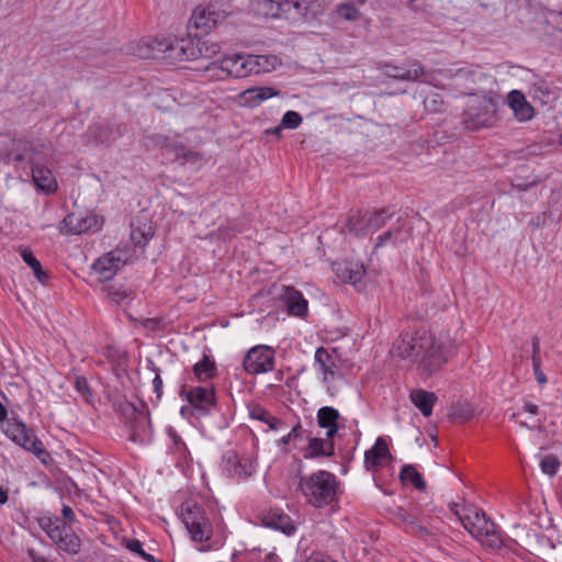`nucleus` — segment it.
<instances>
[{
    "label": "nucleus",
    "instance_id": "1",
    "mask_svg": "<svg viewBox=\"0 0 562 562\" xmlns=\"http://www.w3.org/2000/svg\"><path fill=\"white\" fill-rule=\"evenodd\" d=\"M155 37L143 40L137 46V56L144 59H166L170 63L213 58L221 52V45L209 38Z\"/></svg>",
    "mask_w": 562,
    "mask_h": 562
},
{
    "label": "nucleus",
    "instance_id": "2",
    "mask_svg": "<svg viewBox=\"0 0 562 562\" xmlns=\"http://www.w3.org/2000/svg\"><path fill=\"white\" fill-rule=\"evenodd\" d=\"M337 486L338 482L333 473L319 470L310 475H300L297 490L307 504L322 508L334 502Z\"/></svg>",
    "mask_w": 562,
    "mask_h": 562
},
{
    "label": "nucleus",
    "instance_id": "3",
    "mask_svg": "<svg viewBox=\"0 0 562 562\" xmlns=\"http://www.w3.org/2000/svg\"><path fill=\"white\" fill-rule=\"evenodd\" d=\"M498 100L490 95H482L471 100L462 114V123L469 131L490 128L499 120Z\"/></svg>",
    "mask_w": 562,
    "mask_h": 562
},
{
    "label": "nucleus",
    "instance_id": "4",
    "mask_svg": "<svg viewBox=\"0 0 562 562\" xmlns=\"http://www.w3.org/2000/svg\"><path fill=\"white\" fill-rule=\"evenodd\" d=\"M463 527L482 544L492 549H498L503 544L501 532L496 525L490 520L485 513L475 507L465 509L460 516Z\"/></svg>",
    "mask_w": 562,
    "mask_h": 562
},
{
    "label": "nucleus",
    "instance_id": "5",
    "mask_svg": "<svg viewBox=\"0 0 562 562\" xmlns=\"http://www.w3.org/2000/svg\"><path fill=\"white\" fill-rule=\"evenodd\" d=\"M179 395L189 403L190 407H181L180 413L188 412L195 417H203L211 413L216 405V397L213 387L182 385Z\"/></svg>",
    "mask_w": 562,
    "mask_h": 562
},
{
    "label": "nucleus",
    "instance_id": "6",
    "mask_svg": "<svg viewBox=\"0 0 562 562\" xmlns=\"http://www.w3.org/2000/svg\"><path fill=\"white\" fill-rule=\"evenodd\" d=\"M181 519L191 539L196 542L209 541L213 535L212 524L202 506L193 502L181 505Z\"/></svg>",
    "mask_w": 562,
    "mask_h": 562
},
{
    "label": "nucleus",
    "instance_id": "7",
    "mask_svg": "<svg viewBox=\"0 0 562 562\" xmlns=\"http://www.w3.org/2000/svg\"><path fill=\"white\" fill-rule=\"evenodd\" d=\"M42 529L50 540L64 552L78 554L81 550V540L60 518H45L40 522Z\"/></svg>",
    "mask_w": 562,
    "mask_h": 562
},
{
    "label": "nucleus",
    "instance_id": "8",
    "mask_svg": "<svg viewBox=\"0 0 562 562\" xmlns=\"http://www.w3.org/2000/svg\"><path fill=\"white\" fill-rule=\"evenodd\" d=\"M432 341V335L425 329L403 331L393 342L392 355L401 359H417Z\"/></svg>",
    "mask_w": 562,
    "mask_h": 562
},
{
    "label": "nucleus",
    "instance_id": "9",
    "mask_svg": "<svg viewBox=\"0 0 562 562\" xmlns=\"http://www.w3.org/2000/svg\"><path fill=\"white\" fill-rule=\"evenodd\" d=\"M251 60L249 54H234L222 58L218 63L212 61L206 67V71H212L211 78L224 80L226 78H245L251 74Z\"/></svg>",
    "mask_w": 562,
    "mask_h": 562
},
{
    "label": "nucleus",
    "instance_id": "10",
    "mask_svg": "<svg viewBox=\"0 0 562 562\" xmlns=\"http://www.w3.org/2000/svg\"><path fill=\"white\" fill-rule=\"evenodd\" d=\"M3 432L14 443L21 446L26 451L33 452L38 459L45 462L44 457H48V452L45 450L43 442L24 423L16 419L8 420Z\"/></svg>",
    "mask_w": 562,
    "mask_h": 562
},
{
    "label": "nucleus",
    "instance_id": "11",
    "mask_svg": "<svg viewBox=\"0 0 562 562\" xmlns=\"http://www.w3.org/2000/svg\"><path fill=\"white\" fill-rule=\"evenodd\" d=\"M5 147L11 148L3 158L5 164H9L11 160L21 162L27 159L32 166V158H35L40 162H47L48 160V154L46 153L47 146L43 143L24 138H10Z\"/></svg>",
    "mask_w": 562,
    "mask_h": 562
},
{
    "label": "nucleus",
    "instance_id": "12",
    "mask_svg": "<svg viewBox=\"0 0 562 562\" xmlns=\"http://www.w3.org/2000/svg\"><path fill=\"white\" fill-rule=\"evenodd\" d=\"M448 356V347L432 336L431 344L427 346L419 356L420 360L418 367L422 373L426 376H431L437 373L447 362Z\"/></svg>",
    "mask_w": 562,
    "mask_h": 562
},
{
    "label": "nucleus",
    "instance_id": "13",
    "mask_svg": "<svg viewBox=\"0 0 562 562\" xmlns=\"http://www.w3.org/2000/svg\"><path fill=\"white\" fill-rule=\"evenodd\" d=\"M243 366L248 374L272 371L274 368V351L265 345L255 346L245 355Z\"/></svg>",
    "mask_w": 562,
    "mask_h": 562
},
{
    "label": "nucleus",
    "instance_id": "14",
    "mask_svg": "<svg viewBox=\"0 0 562 562\" xmlns=\"http://www.w3.org/2000/svg\"><path fill=\"white\" fill-rule=\"evenodd\" d=\"M225 11L218 10L212 5L195 8L189 20V29H195L196 34L203 35L210 33L217 23L225 20Z\"/></svg>",
    "mask_w": 562,
    "mask_h": 562
},
{
    "label": "nucleus",
    "instance_id": "15",
    "mask_svg": "<svg viewBox=\"0 0 562 562\" xmlns=\"http://www.w3.org/2000/svg\"><path fill=\"white\" fill-rule=\"evenodd\" d=\"M126 260V254L115 249L100 257L93 263V270L99 276L100 280L108 281L117 273V271L125 265Z\"/></svg>",
    "mask_w": 562,
    "mask_h": 562
},
{
    "label": "nucleus",
    "instance_id": "16",
    "mask_svg": "<svg viewBox=\"0 0 562 562\" xmlns=\"http://www.w3.org/2000/svg\"><path fill=\"white\" fill-rule=\"evenodd\" d=\"M392 515L401 522L405 524L409 532L414 536L422 539L432 536L431 531H429L418 518V508L416 506H411L409 508L397 506L392 509Z\"/></svg>",
    "mask_w": 562,
    "mask_h": 562
},
{
    "label": "nucleus",
    "instance_id": "17",
    "mask_svg": "<svg viewBox=\"0 0 562 562\" xmlns=\"http://www.w3.org/2000/svg\"><path fill=\"white\" fill-rule=\"evenodd\" d=\"M223 471L231 477L247 479L252 474L254 465L249 459L241 458L235 451L229 450L223 458Z\"/></svg>",
    "mask_w": 562,
    "mask_h": 562
},
{
    "label": "nucleus",
    "instance_id": "18",
    "mask_svg": "<svg viewBox=\"0 0 562 562\" xmlns=\"http://www.w3.org/2000/svg\"><path fill=\"white\" fill-rule=\"evenodd\" d=\"M279 299L283 302L289 315L303 317L307 314L308 302L294 286L283 285Z\"/></svg>",
    "mask_w": 562,
    "mask_h": 562
},
{
    "label": "nucleus",
    "instance_id": "19",
    "mask_svg": "<svg viewBox=\"0 0 562 562\" xmlns=\"http://www.w3.org/2000/svg\"><path fill=\"white\" fill-rule=\"evenodd\" d=\"M46 162H40L32 158V179L36 188L46 194L54 193L57 190V181L52 170L45 166Z\"/></svg>",
    "mask_w": 562,
    "mask_h": 562
},
{
    "label": "nucleus",
    "instance_id": "20",
    "mask_svg": "<svg viewBox=\"0 0 562 562\" xmlns=\"http://www.w3.org/2000/svg\"><path fill=\"white\" fill-rule=\"evenodd\" d=\"M383 72L389 78L403 81H416L424 75V67L418 60L409 61L407 67L386 64L383 66Z\"/></svg>",
    "mask_w": 562,
    "mask_h": 562
},
{
    "label": "nucleus",
    "instance_id": "21",
    "mask_svg": "<svg viewBox=\"0 0 562 562\" xmlns=\"http://www.w3.org/2000/svg\"><path fill=\"white\" fill-rule=\"evenodd\" d=\"M386 459H392L387 442L379 437L373 447L364 452V467L367 470L375 472L383 467Z\"/></svg>",
    "mask_w": 562,
    "mask_h": 562
},
{
    "label": "nucleus",
    "instance_id": "22",
    "mask_svg": "<svg viewBox=\"0 0 562 562\" xmlns=\"http://www.w3.org/2000/svg\"><path fill=\"white\" fill-rule=\"evenodd\" d=\"M257 3L260 13L269 18H279L292 8L301 12V4L296 0H258Z\"/></svg>",
    "mask_w": 562,
    "mask_h": 562
},
{
    "label": "nucleus",
    "instance_id": "23",
    "mask_svg": "<svg viewBox=\"0 0 562 562\" xmlns=\"http://www.w3.org/2000/svg\"><path fill=\"white\" fill-rule=\"evenodd\" d=\"M508 105L515 117L520 122L530 121L535 116L533 106L519 90H513L508 93Z\"/></svg>",
    "mask_w": 562,
    "mask_h": 562
},
{
    "label": "nucleus",
    "instance_id": "24",
    "mask_svg": "<svg viewBox=\"0 0 562 562\" xmlns=\"http://www.w3.org/2000/svg\"><path fill=\"white\" fill-rule=\"evenodd\" d=\"M278 90L271 87H255L241 92L238 99L241 105L256 108L265 100L278 95Z\"/></svg>",
    "mask_w": 562,
    "mask_h": 562
},
{
    "label": "nucleus",
    "instance_id": "25",
    "mask_svg": "<svg viewBox=\"0 0 562 562\" xmlns=\"http://www.w3.org/2000/svg\"><path fill=\"white\" fill-rule=\"evenodd\" d=\"M263 522L267 527L280 530L285 535H292L295 526L289 515L279 509H270L263 516Z\"/></svg>",
    "mask_w": 562,
    "mask_h": 562
},
{
    "label": "nucleus",
    "instance_id": "26",
    "mask_svg": "<svg viewBox=\"0 0 562 562\" xmlns=\"http://www.w3.org/2000/svg\"><path fill=\"white\" fill-rule=\"evenodd\" d=\"M409 400L425 417H429L432 414L438 396L434 392L416 389L411 391Z\"/></svg>",
    "mask_w": 562,
    "mask_h": 562
},
{
    "label": "nucleus",
    "instance_id": "27",
    "mask_svg": "<svg viewBox=\"0 0 562 562\" xmlns=\"http://www.w3.org/2000/svg\"><path fill=\"white\" fill-rule=\"evenodd\" d=\"M335 272L342 282L356 284L361 281L366 270L362 265L344 261L335 265Z\"/></svg>",
    "mask_w": 562,
    "mask_h": 562
},
{
    "label": "nucleus",
    "instance_id": "28",
    "mask_svg": "<svg viewBox=\"0 0 562 562\" xmlns=\"http://www.w3.org/2000/svg\"><path fill=\"white\" fill-rule=\"evenodd\" d=\"M339 412L330 406L321 407L317 412L318 426L326 429V437L333 438L338 431Z\"/></svg>",
    "mask_w": 562,
    "mask_h": 562
},
{
    "label": "nucleus",
    "instance_id": "29",
    "mask_svg": "<svg viewBox=\"0 0 562 562\" xmlns=\"http://www.w3.org/2000/svg\"><path fill=\"white\" fill-rule=\"evenodd\" d=\"M97 224L93 216H79L74 213L68 214L61 222V229H66L69 234H82L92 228Z\"/></svg>",
    "mask_w": 562,
    "mask_h": 562
},
{
    "label": "nucleus",
    "instance_id": "30",
    "mask_svg": "<svg viewBox=\"0 0 562 562\" xmlns=\"http://www.w3.org/2000/svg\"><path fill=\"white\" fill-rule=\"evenodd\" d=\"M333 438L308 437V446L305 450V458L331 457L335 453Z\"/></svg>",
    "mask_w": 562,
    "mask_h": 562
},
{
    "label": "nucleus",
    "instance_id": "31",
    "mask_svg": "<svg viewBox=\"0 0 562 562\" xmlns=\"http://www.w3.org/2000/svg\"><path fill=\"white\" fill-rule=\"evenodd\" d=\"M394 216V212L391 206L381 209H373L367 211V226L368 232L374 233L384 227L389 221Z\"/></svg>",
    "mask_w": 562,
    "mask_h": 562
},
{
    "label": "nucleus",
    "instance_id": "32",
    "mask_svg": "<svg viewBox=\"0 0 562 562\" xmlns=\"http://www.w3.org/2000/svg\"><path fill=\"white\" fill-rule=\"evenodd\" d=\"M149 139L158 147L166 148L170 151H173L177 157H183L184 159L196 157L199 156L198 153H193L191 150H187V148L171 140L169 137L160 134H156L149 137Z\"/></svg>",
    "mask_w": 562,
    "mask_h": 562
},
{
    "label": "nucleus",
    "instance_id": "33",
    "mask_svg": "<svg viewBox=\"0 0 562 562\" xmlns=\"http://www.w3.org/2000/svg\"><path fill=\"white\" fill-rule=\"evenodd\" d=\"M315 362L324 374L323 381L326 383L333 381L336 373V364L333 356L324 347L316 349Z\"/></svg>",
    "mask_w": 562,
    "mask_h": 562
},
{
    "label": "nucleus",
    "instance_id": "34",
    "mask_svg": "<svg viewBox=\"0 0 562 562\" xmlns=\"http://www.w3.org/2000/svg\"><path fill=\"white\" fill-rule=\"evenodd\" d=\"M251 60V74L258 75L261 72H269L276 69L277 65L280 64L279 58L276 55H252L249 54Z\"/></svg>",
    "mask_w": 562,
    "mask_h": 562
},
{
    "label": "nucleus",
    "instance_id": "35",
    "mask_svg": "<svg viewBox=\"0 0 562 562\" xmlns=\"http://www.w3.org/2000/svg\"><path fill=\"white\" fill-rule=\"evenodd\" d=\"M193 373L200 382L211 380L216 374L214 361H212L207 355H203V358L193 366Z\"/></svg>",
    "mask_w": 562,
    "mask_h": 562
},
{
    "label": "nucleus",
    "instance_id": "36",
    "mask_svg": "<svg viewBox=\"0 0 562 562\" xmlns=\"http://www.w3.org/2000/svg\"><path fill=\"white\" fill-rule=\"evenodd\" d=\"M346 227L348 232L356 236H364L368 233L367 226V211L361 213L359 211L349 214Z\"/></svg>",
    "mask_w": 562,
    "mask_h": 562
},
{
    "label": "nucleus",
    "instance_id": "37",
    "mask_svg": "<svg viewBox=\"0 0 562 562\" xmlns=\"http://www.w3.org/2000/svg\"><path fill=\"white\" fill-rule=\"evenodd\" d=\"M21 257L23 261L33 270L36 279L45 284L48 281V273L42 268L41 262L36 259L33 252L29 248L21 250Z\"/></svg>",
    "mask_w": 562,
    "mask_h": 562
},
{
    "label": "nucleus",
    "instance_id": "38",
    "mask_svg": "<svg viewBox=\"0 0 562 562\" xmlns=\"http://www.w3.org/2000/svg\"><path fill=\"white\" fill-rule=\"evenodd\" d=\"M131 240L136 247H144L153 237L154 232L150 225L144 224L143 226H131Z\"/></svg>",
    "mask_w": 562,
    "mask_h": 562
},
{
    "label": "nucleus",
    "instance_id": "39",
    "mask_svg": "<svg viewBox=\"0 0 562 562\" xmlns=\"http://www.w3.org/2000/svg\"><path fill=\"white\" fill-rule=\"evenodd\" d=\"M400 479L402 482H412V484L419 491H424L426 488V483L419 472L412 464H405L401 472Z\"/></svg>",
    "mask_w": 562,
    "mask_h": 562
},
{
    "label": "nucleus",
    "instance_id": "40",
    "mask_svg": "<svg viewBox=\"0 0 562 562\" xmlns=\"http://www.w3.org/2000/svg\"><path fill=\"white\" fill-rule=\"evenodd\" d=\"M473 416V409L470 404L468 403H457L454 404L451 409L449 417L456 422L464 423L472 418Z\"/></svg>",
    "mask_w": 562,
    "mask_h": 562
},
{
    "label": "nucleus",
    "instance_id": "41",
    "mask_svg": "<svg viewBox=\"0 0 562 562\" xmlns=\"http://www.w3.org/2000/svg\"><path fill=\"white\" fill-rule=\"evenodd\" d=\"M401 233L402 225L397 224L391 227L390 229L378 236L375 241V248L383 247L387 243H393L394 245H396L400 241L398 236L401 235Z\"/></svg>",
    "mask_w": 562,
    "mask_h": 562
},
{
    "label": "nucleus",
    "instance_id": "42",
    "mask_svg": "<svg viewBox=\"0 0 562 562\" xmlns=\"http://www.w3.org/2000/svg\"><path fill=\"white\" fill-rule=\"evenodd\" d=\"M559 468L560 461L553 454L546 456L540 462L541 471L549 476H554L558 473Z\"/></svg>",
    "mask_w": 562,
    "mask_h": 562
},
{
    "label": "nucleus",
    "instance_id": "43",
    "mask_svg": "<svg viewBox=\"0 0 562 562\" xmlns=\"http://www.w3.org/2000/svg\"><path fill=\"white\" fill-rule=\"evenodd\" d=\"M337 13L340 18L347 21H356L360 16L359 10L350 3L339 4L337 8Z\"/></svg>",
    "mask_w": 562,
    "mask_h": 562
},
{
    "label": "nucleus",
    "instance_id": "44",
    "mask_svg": "<svg viewBox=\"0 0 562 562\" xmlns=\"http://www.w3.org/2000/svg\"><path fill=\"white\" fill-rule=\"evenodd\" d=\"M302 121H303V119L300 113H297L295 111H288L282 116L281 125L284 128L294 130L301 125Z\"/></svg>",
    "mask_w": 562,
    "mask_h": 562
},
{
    "label": "nucleus",
    "instance_id": "45",
    "mask_svg": "<svg viewBox=\"0 0 562 562\" xmlns=\"http://www.w3.org/2000/svg\"><path fill=\"white\" fill-rule=\"evenodd\" d=\"M148 368L155 372V378L153 380V389L156 394V400L159 401L162 396V380L160 378V369L155 366L154 362H149Z\"/></svg>",
    "mask_w": 562,
    "mask_h": 562
},
{
    "label": "nucleus",
    "instance_id": "46",
    "mask_svg": "<svg viewBox=\"0 0 562 562\" xmlns=\"http://www.w3.org/2000/svg\"><path fill=\"white\" fill-rule=\"evenodd\" d=\"M248 413L251 419L266 422L270 413L259 404L248 405Z\"/></svg>",
    "mask_w": 562,
    "mask_h": 562
},
{
    "label": "nucleus",
    "instance_id": "47",
    "mask_svg": "<svg viewBox=\"0 0 562 562\" xmlns=\"http://www.w3.org/2000/svg\"><path fill=\"white\" fill-rule=\"evenodd\" d=\"M75 386L78 393L88 402L91 396L90 386L88 380L85 376H76Z\"/></svg>",
    "mask_w": 562,
    "mask_h": 562
},
{
    "label": "nucleus",
    "instance_id": "48",
    "mask_svg": "<svg viewBox=\"0 0 562 562\" xmlns=\"http://www.w3.org/2000/svg\"><path fill=\"white\" fill-rule=\"evenodd\" d=\"M548 218H549V215L543 212L541 214H538L537 216L532 217L530 221H529V225L532 227V228H540V227H543L547 225V222H548Z\"/></svg>",
    "mask_w": 562,
    "mask_h": 562
},
{
    "label": "nucleus",
    "instance_id": "49",
    "mask_svg": "<svg viewBox=\"0 0 562 562\" xmlns=\"http://www.w3.org/2000/svg\"><path fill=\"white\" fill-rule=\"evenodd\" d=\"M540 367H541V361H538L537 359H535V362H532V368H533L536 380L539 384H544V383H547V376Z\"/></svg>",
    "mask_w": 562,
    "mask_h": 562
},
{
    "label": "nucleus",
    "instance_id": "50",
    "mask_svg": "<svg viewBox=\"0 0 562 562\" xmlns=\"http://www.w3.org/2000/svg\"><path fill=\"white\" fill-rule=\"evenodd\" d=\"M126 548L134 552V553H137L139 557H142V552H145L143 550V544L139 540L137 539H131V540H126V543H125Z\"/></svg>",
    "mask_w": 562,
    "mask_h": 562
},
{
    "label": "nucleus",
    "instance_id": "51",
    "mask_svg": "<svg viewBox=\"0 0 562 562\" xmlns=\"http://www.w3.org/2000/svg\"><path fill=\"white\" fill-rule=\"evenodd\" d=\"M531 344H532V356H531L532 362H535V359H537L538 361H541L539 338L537 336H532Z\"/></svg>",
    "mask_w": 562,
    "mask_h": 562
},
{
    "label": "nucleus",
    "instance_id": "52",
    "mask_svg": "<svg viewBox=\"0 0 562 562\" xmlns=\"http://www.w3.org/2000/svg\"><path fill=\"white\" fill-rule=\"evenodd\" d=\"M63 518L66 524L67 522H74L76 520V515L72 510V508L68 505H64L61 509Z\"/></svg>",
    "mask_w": 562,
    "mask_h": 562
},
{
    "label": "nucleus",
    "instance_id": "53",
    "mask_svg": "<svg viewBox=\"0 0 562 562\" xmlns=\"http://www.w3.org/2000/svg\"><path fill=\"white\" fill-rule=\"evenodd\" d=\"M269 426L271 430H277L283 424L281 419L272 416L271 414L268 416L267 420L263 422Z\"/></svg>",
    "mask_w": 562,
    "mask_h": 562
},
{
    "label": "nucleus",
    "instance_id": "54",
    "mask_svg": "<svg viewBox=\"0 0 562 562\" xmlns=\"http://www.w3.org/2000/svg\"><path fill=\"white\" fill-rule=\"evenodd\" d=\"M302 432H303V429H302V425L300 423H297L292 429L291 431L289 432L290 437L292 440L294 439H297L302 436Z\"/></svg>",
    "mask_w": 562,
    "mask_h": 562
},
{
    "label": "nucleus",
    "instance_id": "55",
    "mask_svg": "<svg viewBox=\"0 0 562 562\" xmlns=\"http://www.w3.org/2000/svg\"><path fill=\"white\" fill-rule=\"evenodd\" d=\"M169 435L171 436V438H172V440H173V442H175V445H176L177 447H181V448H183V449L186 450V445H184V442H183V441L181 440V438L176 434V431H175V430L170 429V430H169Z\"/></svg>",
    "mask_w": 562,
    "mask_h": 562
},
{
    "label": "nucleus",
    "instance_id": "56",
    "mask_svg": "<svg viewBox=\"0 0 562 562\" xmlns=\"http://www.w3.org/2000/svg\"><path fill=\"white\" fill-rule=\"evenodd\" d=\"M524 411L527 413H530L532 415H536L539 411L538 406L533 403H526L524 405Z\"/></svg>",
    "mask_w": 562,
    "mask_h": 562
},
{
    "label": "nucleus",
    "instance_id": "57",
    "mask_svg": "<svg viewBox=\"0 0 562 562\" xmlns=\"http://www.w3.org/2000/svg\"><path fill=\"white\" fill-rule=\"evenodd\" d=\"M9 499L8 490L0 485V505H4Z\"/></svg>",
    "mask_w": 562,
    "mask_h": 562
},
{
    "label": "nucleus",
    "instance_id": "58",
    "mask_svg": "<svg viewBox=\"0 0 562 562\" xmlns=\"http://www.w3.org/2000/svg\"><path fill=\"white\" fill-rule=\"evenodd\" d=\"M8 417L7 407L0 402V423H3Z\"/></svg>",
    "mask_w": 562,
    "mask_h": 562
},
{
    "label": "nucleus",
    "instance_id": "59",
    "mask_svg": "<svg viewBox=\"0 0 562 562\" xmlns=\"http://www.w3.org/2000/svg\"><path fill=\"white\" fill-rule=\"evenodd\" d=\"M306 562H335V561L329 560V559H325V558L319 557V555H315V557H311Z\"/></svg>",
    "mask_w": 562,
    "mask_h": 562
},
{
    "label": "nucleus",
    "instance_id": "60",
    "mask_svg": "<svg viewBox=\"0 0 562 562\" xmlns=\"http://www.w3.org/2000/svg\"><path fill=\"white\" fill-rule=\"evenodd\" d=\"M142 558L147 562H162L160 560L155 559L151 554L147 552H142Z\"/></svg>",
    "mask_w": 562,
    "mask_h": 562
},
{
    "label": "nucleus",
    "instance_id": "61",
    "mask_svg": "<svg viewBox=\"0 0 562 562\" xmlns=\"http://www.w3.org/2000/svg\"><path fill=\"white\" fill-rule=\"evenodd\" d=\"M417 2H418V0H407V5H408L413 11H418L420 8L417 5Z\"/></svg>",
    "mask_w": 562,
    "mask_h": 562
},
{
    "label": "nucleus",
    "instance_id": "62",
    "mask_svg": "<svg viewBox=\"0 0 562 562\" xmlns=\"http://www.w3.org/2000/svg\"><path fill=\"white\" fill-rule=\"evenodd\" d=\"M282 128H284V127L282 125H280V126H277V127H274V128H272L270 131H267V132L268 133H272V134L277 135L278 137H280L281 133H282Z\"/></svg>",
    "mask_w": 562,
    "mask_h": 562
},
{
    "label": "nucleus",
    "instance_id": "63",
    "mask_svg": "<svg viewBox=\"0 0 562 562\" xmlns=\"http://www.w3.org/2000/svg\"><path fill=\"white\" fill-rule=\"evenodd\" d=\"M291 440H292V439H291L290 435L288 434V435L283 436V437L280 439V443H281V445H288Z\"/></svg>",
    "mask_w": 562,
    "mask_h": 562
},
{
    "label": "nucleus",
    "instance_id": "64",
    "mask_svg": "<svg viewBox=\"0 0 562 562\" xmlns=\"http://www.w3.org/2000/svg\"><path fill=\"white\" fill-rule=\"evenodd\" d=\"M431 102H432V108H431V110H432V111H438V110H439V108H438V101L434 99ZM439 103H441V101H439Z\"/></svg>",
    "mask_w": 562,
    "mask_h": 562
}]
</instances>
